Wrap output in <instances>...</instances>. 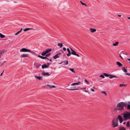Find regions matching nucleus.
<instances>
[{
    "label": "nucleus",
    "instance_id": "1",
    "mask_svg": "<svg viewBox=\"0 0 130 130\" xmlns=\"http://www.w3.org/2000/svg\"><path fill=\"white\" fill-rule=\"evenodd\" d=\"M127 105V104L126 103L123 102L118 103L117 106L116 110L120 111H122L124 110V107Z\"/></svg>",
    "mask_w": 130,
    "mask_h": 130
},
{
    "label": "nucleus",
    "instance_id": "2",
    "mask_svg": "<svg viewBox=\"0 0 130 130\" xmlns=\"http://www.w3.org/2000/svg\"><path fill=\"white\" fill-rule=\"evenodd\" d=\"M118 123L117 119L115 118L112 121V126L113 127H115L118 126Z\"/></svg>",
    "mask_w": 130,
    "mask_h": 130
},
{
    "label": "nucleus",
    "instance_id": "3",
    "mask_svg": "<svg viewBox=\"0 0 130 130\" xmlns=\"http://www.w3.org/2000/svg\"><path fill=\"white\" fill-rule=\"evenodd\" d=\"M123 117L124 118V119L126 121L128 119H130V112H127L126 113L123 114Z\"/></svg>",
    "mask_w": 130,
    "mask_h": 130
},
{
    "label": "nucleus",
    "instance_id": "4",
    "mask_svg": "<svg viewBox=\"0 0 130 130\" xmlns=\"http://www.w3.org/2000/svg\"><path fill=\"white\" fill-rule=\"evenodd\" d=\"M20 52H31V51L29 49H27L26 48H23L22 49H21L20 50Z\"/></svg>",
    "mask_w": 130,
    "mask_h": 130
},
{
    "label": "nucleus",
    "instance_id": "5",
    "mask_svg": "<svg viewBox=\"0 0 130 130\" xmlns=\"http://www.w3.org/2000/svg\"><path fill=\"white\" fill-rule=\"evenodd\" d=\"M51 49L47 50L45 51H43L41 55L42 56H44L46 55V54L50 52L51 51Z\"/></svg>",
    "mask_w": 130,
    "mask_h": 130
},
{
    "label": "nucleus",
    "instance_id": "6",
    "mask_svg": "<svg viewBox=\"0 0 130 130\" xmlns=\"http://www.w3.org/2000/svg\"><path fill=\"white\" fill-rule=\"evenodd\" d=\"M122 70L124 72H127V70L125 67H123L122 68ZM125 74L130 76V73H126Z\"/></svg>",
    "mask_w": 130,
    "mask_h": 130
},
{
    "label": "nucleus",
    "instance_id": "7",
    "mask_svg": "<svg viewBox=\"0 0 130 130\" xmlns=\"http://www.w3.org/2000/svg\"><path fill=\"white\" fill-rule=\"evenodd\" d=\"M118 120H119L120 121V123H121L123 122V119L121 116L120 115H119L118 118Z\"/></svg>",
    "mask_w": 130,
    "mask_h": 130
},
{
    "label": "nucleus",
    "instance_id": "8",
    "mask_svg": "<svg viewBox=\"0 0 130 130\" xmlns=\"http://www.w3.org/2000/svg\"><path fill=\"white\" fill-rule=\"evenodd\" d=\"M67 50L68 53L67 54V56L69 57L71 55V52L69 48H67Z\"/></svg>",
    "mask_w": 130,
    "mask_h": 130
},
{
    "label": "nucleus",
    "instance_id": "9",
    "mask_svg": "<svg viewBox=\"0 0 130 130\" xmlns=\"http://www.w3.org/2000/svg\"><path fill=\"white\" fill-rule=\"evenodd\" d=\"M38 56L39 57L42 59H47L48 60H49V59L48 58H47L46 57H43V56H41L40 55H38Z\"/></svg>",
    "mask_w": 130,
    "mask_h": 130
},
{
    "label": "nucleus",
    "instance_id": "10",
    "mask_svg": "<svg viewBox=\"0 0 130 130\" xmlns=\"http://www.w3.org/2000/svg\"><path fill=\"white\" fill-rule=\"evenodd\" d=\"M81 83V82H78L76 83H74L71 84V86H74L76 85H79Z\"/></svg>",
    "mask_w": 130,
    "mask_h": 130
},
{
    "label": "nucleus",
    "instance_id": "11",
    "mask_svg": "<svg viewBox=\"0 0 130 130\" xmlns=\"http://www.w3.org/2000/svg\"><path fill=\"white\" fill-rule=\"evenodd\" d=\"M29 54H24L21 56L22 57H28V56Z\"/></svg>",
    "mask_w": 130,
    "mask_h": 130
},
{
    "label": "nucleus",
    "instance_id": "12",
    "mask_svg": "<svg viewBox=\"0 0 130 130\" xmlns=\"http://www.w3.org/2000/svg\"><path fill=\"white\" fill-rule=\"evenodd\" d=\"M109 78L110 79H112L113 78H117V77L116 75H114L111 74H109Z\"/></svg>",
    "mask_w": 130,
    "mask_h": 130
},
{
    "label": "nucleus",
    "instance_id": "13",
    "mask_svg": "<svg viewBox=\"0 0 130 130\" xmlns=\"http://www.w3.org/2000/svg\"><path fill=\"white\" fill-rule=\"evenodd\" d=\"M70 48L71 50L72 51V52L71 53V54L75 55L76 53V52L71 48Z\"/></svg>",
    "mask_w": 130,
    "mask_h": 130
},
{
    "label": "nucleus",
    "instance_id": "14",
    "mask_svg": "<svg viewBox=\"0 0 130 130\" xmlns=\"http://www.w3.org/2000/svg\"><path fill=\"white\" fill-rule=\"evenodd\" d=\"M42 75L44 76H45L46 75L47 76H49L50 75V74L48 72H43L42 73Z\"/></svg>",
    "mask_w": 130,
    "mask_h": 130
},
{
    "label": "nucleus",
    "instance_id": "15",
    "mask_svg": "<svg viewBox=\"0 0 130 130\" xmlns=\"http://www.w3.org/2000/svg\"><path fill=\"white\" fill-rule=\"evenodd\" d=\"M49 67V66L47 64H44L43 65H42V68L43 69L45 68H47L48 67Z\"/></svg>",
    "mask_w": 130,
    "mask_h": 130
},
{
    "label": "nucleus",
    "instance_id": "16",
    "mask_svg": "<svg viewBox=\"0 0 130 130\" xmlns=\"http://www.w3.org/2000/svg\"><path fill=\"white\" fill-rule=\"evenodd\" d=\"M90 30L91 32H94L96 31L95 29L93 28H90Z\"/></svg>",
    "mask_w": 130,
    "mask_h": 130
},
{
    "label": "nucleus",
    "instance_id": "17",
    "mask_svg": "<svg viewBox=\"0 0 130 130\" xmlns=\"http://www.w3.org/2000/svg\"><path fill=\"white\" fill-rule=\"evenodd\" d=\"M35 77L37 79L39 80H42V76H35Z\"/></svg>",
    "mask_w": 130,
    "mask_h": 130
},
{
    "label": "nucleus",
    "instance_id": "18",
    "mask_svg": "<svg viewBox=\"0 0 130 130\" xmlns=\"http://www.w3.org/2000/svg\"><path fill=\"white\" fill-rule=\"evenodd\" d=\"M63 63V65H67L68 64V61H64L63 62H62L60 63L61 64V63Z\"/></svg>",
    "mask_w": 130,
    "mask_h": 130
},
{
    "label": "nucleus",
    "instance_id": "19",
    "mask_svg": "<svg viewBox=\"0 0 130 130\" xmlns=\"http://www.w3.org/2000/svg\"><path fill=\"white\" fill-rule=\"evenodd\" d=\"M116 63H117V65H118L119 66V67H121V66H122L123 65L122 64L119 62L117 61L116 62Z\"/></svg>",
    "mask_w": 130,
    "mask_h": 130
},
{
    "label": "nucleus",
    "instance_id": "20",
    "mask_svg": "<svg viewBox=\"0 0 130 130\" xmlns=\"http://www.w3.org/2000/svg\"><path fill=\"white\" fill-rule=\"evenodd\" d=\"M47 86L49 87L50 88H56V86L54 85H47Z\"/></svg>",
    "mask_w": 130,
    "mask_h": 130
},
{
    "label": "nucleus",
    "instance_id": "21",
    "mask_svg": "<svg viewBox=\"0 0 130 130\" xmlns=\"http://www.w3.org/2000/svg\"><path fill=\"white\" fill-rule=\"evenodd\" d=\"M59 56L58 55V54H57L56 55L53 57V58L54 59H56V58L59 57Z\"/></svg>",
    "mask_w": 130,
    "mask_h": 130
},
{
    "label": "nucleus",
    "instance_id": "22",
    "mask_svg": "<svg viewBox=\"0 0 130 130\" xmlns=\"http://www.w3.org/2000/svg\"><path fill=\"white\" fill-rule=\"evenodd\" d=\"M32 29H33V28H26L24 29V31H26L27 30H29Z\"/></svg>",
    "mask_w": 130,
    "mask_h": 130
},
{
    "label": "nucleus",
    "instance_id": "23",
    "mask_svg": "<svg viewBox=\"0 0 130 130\" xmlns=\"http://www.w3.org/2000/svg\"><path fill=\"white\" fill-rule=\"evenodd\" d=\"M118 43H119L118 42H116L115 43H113L112 44V45L114 46H116L118 45Z\"/></svg>",
    "mask_w": 130,
    "mask_h": 130
},
{
    "label": "nucleus",
    "instance_id": "24",
    "mask_svg": "<svg viewBox=\"0 0 130 130\" xmlns=\"http://www.w3.org/2000/svg\"><path fill=\"white\" fill-rule=\"evenodd\" d=\"M80 89H81L82 90H83L84 91L86 92H88V91L86 90H85L86 89V88H80Z\"/></svg>",
    "mask_w": 130,
    "mask_h": 130
},
{
    "label": "nucleus",
    "instance_id": "25",
    "mask_svg": "<svg viewBox=\"0 0 130 130\" xmlns=\"http://www.w3.org/2000/svg\"><path fill=\"white\" fill-rule=\"evenodd\" d=\"M0 37L2 38H4L5 37L4 35L2 34L1 33H0Z\"/></svg>",
    "mask_w": 130,
    "mask_h": 130
},
{
    "label": "nucleus",
    "instance_id": "26",
    "mask_svg": "<svg viewBox=\"0 0 130 130\" xmlns=\"http://www.w3.org/2000/svg\"><path fill=\"white\" fill-rule=\"evenodd\" d=\"M103 75H104V76L106 77H108L109 76V74H107V73H104L103 74Z\"/></svg>",
    "mask_w": 130,
    "mask_h": 130
},
{
    "label": "nucleus",
    "instance_id": "27",
    "mask_svg": "<svg viewBox=\"0 0 130 130\" xmlns=\"http://www.w3.org/2000/svg\"><path fill=\"white\" fill-rule=\"evenodd\" d=\"M58 46H59L60 48H61L63 46V45L62 43H58Z\"/></svg>",
    "mask_w": 130,
    "mask_h": 130
},
{
    "label": "nucleus",
    "instance_id": "28",
    "mask_svg": "<svg viewBox=\"0 0 130 130\" xmlns=\"http://www.w3.org/2000/svg\"><path fill=\"white\" fill-rule=\"evenodd\" d=\"M126 126L127 127H128L130 126V124H129V121H128L127 122V124L126 125Z\"/></svg>",
    "mask_w": 130,
    "mask_h": 130
},
{
    "label": "nucleus",
    "instance_id": "29",
    "mask_svg": "<svg viewBox=\"0 0 130 130\" xmlns=\"http://www.w3.org/2000/svg\"><path fill=\"white\" fill-rule=\"evenodd\" d=\"M69 70H70L72 72L75 73V71H74V69L73 68H70Z\"/></svg>",
    "mask_w": 130,
    "mask_h": 130
},
{
    "label": "nucleus",
    "instance_id": "30",
    "mask_svg": "<svg viewBox=\"0 0 130 130\" xmlns=\"http://www.w3.org/2000/svg\"><path fill=\"white\" fill-rule=\"evenodd\" d=\"M69 90H79V89L78 88H76L73 89H69Z\"/></svg>",
    "mask_w": 130,
    "mask_h": 130
},
{
    "label": "nucleus",
    "instance_id": "31",
    "mask_svg": "<svg viewBox=\"0 0 130 130\" xmlns=\"http://www.w3.org/2000/svg\"><path fill=\"white\" fill-rule=\"evenodd\" d=\"M41 65L40 64L37 65L36 67V68L37 69L39 67L41 66Z\"/></svg>",
    "mask_w": 130,
    "mask_h": 130
},
{
    "label": "nucleus",
    "instance_id": "32",
    "mask_svg": "<svg viewBox=\"0 0 130 130\" xmlns=\"http://www.w3.org/2000/svg\"><path fill=\"white\" fill-rule=\"evenodd\" d=\"M119 130H125V129L124 127H123L120 128Z\"/></svg>",
    "mask_w": 130,
    "mask_h": 130
},
{
    "label": "nucleus",
    "instance_id": "33",
    "mask_svg": "<svg viewBox=\"0 0 130 130\" xmlns=\"http://www.w3.org/2000/svg\"><path fill=\"white\" fill-rule=\"evenodd\" d=\"M127 108L128 109L130 110V105L128 104L127 105Z\"/></svg>",
    "mask_w": 130,
    "mask_h": 130
},
{
    "label": "nucleus",
    "instance_id": "34",
    "mask_svg": "<svg viewBox=\"0 0 130 130\" xmlns=\"http://www.w3.org/2000/svg\"><path fill=\"white\" fill-rule=\"evenodd\" d=\"M85 82H86V84H87L89 85V82L87 81L86 79L85 80Z\"/></svg>",
    "mask_w": 130,
    "mask_h": 130
},
{
    "label": "nucleus",
    "instance_id": "35",
    "mask_svg": "<svg viewBox=\"0 0 130 130\" xmlns=\"http://www.w3.org/2000/svg\"><path fill=\"white\" fill-rule=\"evenodd\" d=\"M104 75H101L99 77H102L103 78H105V77H104Z\"/></svg>",
    "mask_w": 130,
    "mask_h": 130
},
{
    "label": "nucleus",
    "instance_id": "36",
    "mask_svg": "<svg viewBox=\"0 0 130 130\" xmlns=\"http://www.w3.org/2000/svg\"><path fill=\"white\" fill-rule=\"evenodd\" d=\"M6 62V61H4L3 62V63H2L0 65V66H3V65H4V63H5V62Z\"/></svg>",
    "mask_w": 130,
    "mask_h": 130
},
{
    "label": "nucleus",
    "instance_id": "37",
    "mask_svg": "<svg viewBox=\"0 0 130 130\" xmlns=\"http://www.w3.org/2000/svg\"><path fill=\"white\" fill-rule=\"evenodd\" d=\"M80 3L82 4L83 5H86V4L84 3H83L81 1H80Z\"/></svg>",
    "mask_w": 130,
    "mask_h": 130
},
{
    "label": "nucleus",
    "instance_id": "38",
    "mask_svg": "<svg viewBox=\"0 0 130 130\" xmlns=\"http://www.w3.org/2000/svg\"><path fill=\"white\" fill-rule=\"evenodd\" d=\"M101 93H104V94H105L106 95H107V94L105 91H101Z\"/></svg>",
    "mask_w": 130,
    "mask_h": 130
},
{
    "label": "nucleus",
    "instance_id": "39",
    "mask_svg": "<svg viewBox=\"0 0 130 130\" xmlns=\"http://www.w3.org/2000/svg\"><path fill=\"white\" fill-rule=\"evenodd\" d=\"M50 55H51V54L50 53H49V54L46 55V57H49Z\"/></svg>",
    "mask_w": 130,
    "mask_h": 130
},
{
    "label": "nucleus",
    "instance_id": "40",
    "mask_svg": "<svg viewBox=\"0 0 130 130\" xmlns=\"http://www.w3.org/2000/svg\"><path fill=\"white\" fill-rule=\"evenodd\" d=\"M20 32L19 31L18 32H17V33H15V35H18V34H19V33H20Z\"/></svg>",
    "mask_w": 130,
    "mask_h": 130
},
{
    "label": "nucleus",
    "instance_id": "41",
    "mask_svg": "<svg viewBox=\"0 0 130 130\" xmlns=\"http://www.w3.org/2000/svg\"><path fill=\"white\" fill-rule=\"evenodd\" d=\"M125 86V85H123V84H120L119 85V86L120 87H121L122 86Z\"/></svg>",
    "mask_w": 130,
    "mask_h": 130
},
{
    "label": "nucleus",
    "instance_id": "42",
    "mask_svg": "<svg viewBox=\"0 0 130 130\" xmlns=\"http://www.w3.org/2000/svg\"><path fill=\"white\" fill-rule=\"evenodd\" d=\"M63 49L64 51H65L66 50V48L65 47H64L63 48Z\"/></svg>",
    "mask_w": 130,
    "mask_h": 130
},
{
    "label": "nucleus",
    "instance_id": "43",
    "mask_svg": "<svg viewBox=\"0 0 130 130\" xmlns=\"http://www.w3.org/2000/svg\"><path fill=\"white\" fill-rule=\"evenodd\" d=\"M75 55H76L77 56V57H79V55L78 54H77V53H76V54H75Z\"/></svg>",
    "mask_w": 130,
    "mask_h": 130
},
{
    "label": "nucleus",
    "instance_id": "44",
    "mask_svg": "<svg viewBox=\"0 0 130 130\" xmlns=\"http://www.w3.org/2000/svg\"><path fill=\"white\" fill-rule=\"evenodd\" d=\"M4 70H3V72H2V73H1V74L0 75V76H2V75L3 74V72H4Z\"/></svg>",
    "mask_w": 130,
    "mask_h": 130
},
{
    "label": "nucleus",
    "instance_id": "45",
    "mask_svg": "<svg viewBox=\"0 0 130 130\" xmlns=\"http://www.w3.org/2000/svg\"><path fill=\"white\" fill-rule=\"evenodd\" d=\"M91 91H94V90L92 88L91 89Z\"/></svg>",
    "mask_w": 130,
    "mask_h": 130
},
{
    "label": "nucleus",
    "instance_id": "46",
    "mask_svg": "<svg viewBox=\"0 0 130 130\" xmlns=\"http://www.w3.org/2000/svg\"><path fill=\"white\" fill-rule=\"evenodd\" d=\"M127 60L130 61V62H129V63L130 64V58H128L127 59Z\"/></svg>",
    "mask_w": 130,
    "mask_h": 130
},
{
    "label": "nucleus",
    "instance_id": "47",
    "mask_svg": "<svg viewBox=\"0 0 130 130\" xmlns=\"http://www.w3.org/2000/svg\"><path fill=\"white\" fill-rule=\"evenodd\" d=\"M22 29H23V28H22L20 30V31H19L20 32H21V31H22Z\"/></svg>",
    "mask_w": 130,
    "mask_h": 130
},
{
    "label": "nucleus",
    "instance_id": "48",
    "mask_svg": "<svg viewBox=\"0 0 130 130\" xmlns=\"http://www.w3.org/2000/svg\"><path fill=\"white\" fill-rule=\"evenodd\" d=\"M61 53H58L57 54H58V55H60L61 54Z\"/></svg>",
    "mask_w": 130,
    "mask_h": 130
},
{
    "label": "nucleus",
    "instance_id": "49",
    "mask_svg": "<svg viewBox=\"0 0 130 130\" xmlns=\"http://www.w3.org/2000/svg\"><path fill=\"white\" fill-rule=\"evenodd\" d=\"M120 56L122 59H123V58L122 57V56H121V55L120 54Z\"/></svg>",
    "mask_w": 130,
    "mask_h": 130
},
{
    "label": "nucleus",
    "instance_id": "50",
    "mask_svg": "<svg viewBox=\"0 0 130 130\" xmlns=\"http://www.w3.org/2000/svg\"><path fill=\"white\" fill-rule=\"evenodd\" d=\"M126 124V122H124L123 123V124Z\"/></svg>",
    "mask_w": 130,
    "mask_h": 130
},
{
    "label": "nucleus",
    "instance_id": "51",
    "mask_svg": "<svg viewBox=\"0 0 130 130\" xmlns=\"http://www.w3.org/2000/svg\"><path fill=\"white\" fill-rule=\"evenodd\" d=\"M118 16L119 17H121V15H118Z\"/></svg>",
    "mask_w": 130,
    "mask_h": 130
},
{
    "label": "nucleus",
    "instance_id": "52",
    "mask_svg": "<svg viewBox=\"0 0 130 130\" xmlns=\"http://www.w3.org/2000/svg\"><path fill=\"white\" fill-rule=\"evenodd\" d=\"M128 19H130V17H128Z\"/></svg>",
    "mask_w": 130,
    "mask_h": 130
},
{
    "label": "nucleus",
    "instance_id": "53",
    "mask_svg": "<svg viewBox=\"0 0 130 130\" xmlns=\"http://www.w3.org/2000/svg\"><path fill=\"white\" fill-rule=\"evenodd\" d=\"M49 60H50V61H52V59H49Z\"/></svg>",
    "mask_w": 130,
    "mask_h": 130
},
{
    "label": "nucleus",
    "instance_id": "54",
    "mask_svg": "<svg viewBox=\"0 0 130 130\" xmlns=\"http://www.w3.org/2000/svg\"><path fill=\"white\" fill-rule=\"evenodd\" d=\"M128 104H130V102H128Z\"/></svg>",
    "mask_w": 130,
    "mask_h": 130
},
{
    "label": "nucleus",
    "instance_id": "55",
    "mask_svg": "<svg viewBox=\"0 0 130 130\" xmlns=\"http://www.w3.org/2000/svg\"><path fill=\"white\" fill-rule=\"evenodd\" d=\"M123 52V51H122V52H121V53H122Z\"/></svg>",
    "mask_w": 130,
    "mask_h": 130
},
{
    "label": "nucleus",
    "instance_id": "56",
    "mask_svg": "<svg viewBox=\"0 0 130 130\" xmlns=\"http://www.w3.org/2000/svg\"><path fill=\"white\" fill-rule=\"evenodd\" d=\"M14 3H16V2H14Z\"/></svg>",
    "mask_w": 130,
    "mask_h": 130
}]
</instances>
